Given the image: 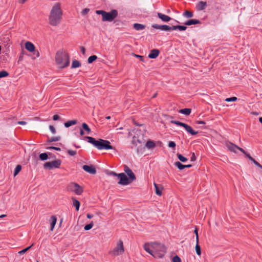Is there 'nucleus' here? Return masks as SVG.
<instances>
[{"label": "nucleus", "instance_id": "f257e3e1", "mask_svg": "<svg viewBox=\"0 0 262 262\" xmlns=\"http://www.w3.org/2000/svg\"><path fill=\"white\" fill-rule=\"evenodd\" d=\"M144 249L154 257L158 258H162L167 250L164 245L156 242L145 244Z\"/></svg>", "mask_w": 262, "mask_h": 262}, {"label": "nucleus", "instance_id": "f03ea898", "mask_svg": "<svg viewBox=\"0 0 262 262\" xmlns=\"http://www.w3.org/2000/svg\"><path fill=\"white\" fill-rule=\"evenodd\" d=\"M62 15L60 4L56 3L52 8L49 17V23L53 26H56L60 24Z\"/></svg>", "mask_w": 262, "mask_h": 262}, {"label": "nucleus", "instance_id": "7ed1b4c3", "mask_svg": "<svg viewBox=\"0 0 262 262\" xmlns=\"http://www.w3.org/2000/svg\"><path fill=\"white\" fill-rule=\"evenodd\" d=\"M54 58L56 63L60 66H69L70 63L69 53L63 49L56 52Z\"/></svg>", "mask_w": 262, "mask_h": 262}, {"label": "nucleus", "instance_id": "20e7f679", "mask_svg": "<svg viewBox=\"0 0 262 262\" xmlns=\"http://www.w3.org/2000/svg\"><path fill=\"white\" fill-rule=\"evenodd\" d=\"M85 138L88 139V142L93 144L95 147L99 150H108L113 148V146L110 145V142L107 140L101 139L96 140L95 138L89 136H86Z\"/></svg>", "mask_w": 262, "mask_h": 262}, {"label": "nucleus", "instance_id": "39448f33", "mask_svg": "<svg viewBox=\"0 0 262 262\" xmlns=\"http://www.w3.org/2000/svg\"><path fill=\"white\" fill-rule=\"evenodd\" d=\"M96 13L101 14L103 21H112L117 16L118 12L116 10H113L110 12H106L103 10H97Z\"/></svg>", "mask_w": 262, "mask_h": 262}, {"label": "nucleus", "instance_id": "423d86ee", "mask_svg": "<svg viewBox=\"0 0 262 262\" xmlns=\"http://www.w3.org/2000/svg\"><path fill=\"white\" fill-rule=\"evenodd\" d=\"M124 251L123 241L120 239L117 242L116 247L110 250L108 254L112 256H117L123 254Z\"/></svg>", "mask_w": 262, "mask_h": 262}, {"label": "nucleus", "instance_id": "0eeeda50", "mask_svg": "<svg viewBox=\"0 0 262 262\" xmlns=\"http://www.w3.org/2000/svg\"><path fill=\"white\" fill-rule=\"evenodd\" d=\"M170 122L172 124H174L176 125L183 127L185 128V129L186 130V132L187 133L190 134L191 135H196L198 133V132L194 131V130H193V129L192 128V127L190 126H189L184 123L180 122L179 121H174V120H171L170 121Z\"/></svg>", "mask_w": 262, "mask_h": 262}, {"label": "nucleus", "instance_id": "6e6552de", "mask_svg": "<svg viewBox=\"0 0 262 262\" xmlns=\"http://www.w3.org/2000/svg\"><path fill=\"white\" fill-rule=\"evenodd\" d=\"M69 191L74 192L77 195H80L83 192L82 188L78 184L75 183H71L68 186Z\"/></svg>", "mask_w": 262, "mask_h": 262}, {"label": "nucleus", "instance_id": "1a4fd4ad", "mask_svg": "<svg viewBox=\"0 0 262 262\" xmlns=\"http://www.w3.org/2000/svg\"><path fill=\"white\" fill-rule=\"evenodd\" d=\"M61 164L60 160H56L51 162H48L44 164L45 168L53 169L54 168H59Z\"/></svg>", "mask_w": 262, "mask_h": 262}, {"label": "nucleus", "instance_id": "9d476101", "mask_svg": "<svg viewBox=\"0 0 262 262\" xmlns=\"http://www.w3.org/2000/svg\"><path fill=\"white\" fill-rule=\"evenodd\" d=\"M118 178L119 179L118 184L120 185H127L132 182L124 173H119L118 175Z\"/></svg>", "mask_w": 262, "mask_h": 262}, {"label": "nucleus", "instance_id": "9b49d317", "mask_svg": "<svg viewBox=\"0 0 262 262\" xmlns=\"http://www.w3.org/2000/svg\"><path fill=\"white\" fill-rule=\"evenodd\" d=\"M25 48L29 52H33L34 55L38 57L39 56V53L38 51L35 50V47L34 45L30 41H27L25 43Z\"/></svg>", "mask_w": 262, "mask_h": 262}, {"label": "nucleus", "instance_id": "f8f14e48", "mask_svg": "<svg viewBox=\"0 0 262 262\" xmlns=\"http://www.w3.org/2000/svg\"><path fill=\"white\" fill-rule=\"evenodd\" d=\"M226 146L229 150L235 153L237 152V150H240L243 153L245 152V150H244L243 148L230 142L227 143Z\"/></svg>", "mask_w": 262, "mask_h": 262}, {"label": "nucleus", "instance_id": "ddd939ff", "mask_svg": "<svg viewBox=\"0 0 262 262\" xmlns=\"http://www.w3.org/2000/svg\"><path fill=\"white\" fill-rule=\"evenodd\" d=\"M124 171L127 174V176H128V178L132 182L136 180V176L135 174L128 167L126 166L125 167Z\"/></svg>", "mask_w": 262, "mask_h": 262}, {"label": "nucleus", "instance_id": "4468645a", "mask_svg": "<svg viewBox=\"0 0 262 262\" xmlns=\"http://www.w3.org/2000/svg\"><path fill=\"white\" fill-rule=\"evenodd\" d=\"M82 168L84 171L89 173L95 174L96 173L95 168L92 166L84 165L82 166Z\"/></svg>", "mask_w": 262, "mask_h": 262}, {"label": "nucleus", "instance_id": "2eb2a0df", "mask_svg": "<svg viewBox=\"0 0 262 262\" xmlns=\"http://www.w3.org/2000/svg\"><path fill=\"white\" fill-rule=\"evenodd\" d=\"M207 3L206 2L201 1L196 5V9L198 11H202L204 10L207 7Z\"/></svg>", "mask_w": 262, "mask_h": 262}, {"label": "nucleus", "instance_id": "dca6fc26", "mask_svg": "<svg viewBox=\"0 0 262 262\" xmlns=\"http://www.w3.org/2000/svg\"><path fill=\"white\" fill-rule=\"evenodd\" d=\"M157 15L159 18H160L164 22H168L171 19V18L169 16L163 14L159 12L158 13Z\"/></svg>", "mask_w": 262, "mask_h": 262}, {"label": "nucleus", "instance_id": "f3484780", "mask_svg": "<svg viewBox=\"0 0 262 262\" xmlns=\"http://www.w3.org/2000/svg\"><path fill=\"white\" fill-rule=\"evenodd\" d=\"M159 51L158 49H153L151 50L148 57L149 58H155L159 55Z\"/></svg>", "mask_w": 262, "mask_h": 262}, {"label": "nucleus", "instance_id": "a211bd4d", "mask_svg": "<svg viewBox=\"0 0 262 262\" xmlns=\"http://www.w3.org/2000/svg\"><path fill=\"white\" fill-rule=\"evenodd\" d=\"M50 221L51 222V229H50V230L51 231H53L54 230L55 225L56 224L57 217L55 216H54V215H52L51 217V218H50Z\"/></svg>", "mask_w": 262, "mask_h": 262}, {"label": "nucleus", "instance_id": "6ab92c4d", "mask_svg": "<svg viewBox=\"0 0 262 262\" xmlns=\"http://www.w3.org/2000/svg\"><path fill=\"white\" fill-rule=\"evenodd\" d=\"M201 21L198 19H190L186 21L184 24L187 26H190L192 25L200 24Z\"/></svg>", "mask_w": 262, "mask_h": 262}, {"label": "nucleus", "instance_id": "aec40b11", "mask_svg": "<svg viewBox=\"0 0 262 262\" xmlns=\"http://www.w3.org/2000/svg\"><path fill=\"white\" fill-rule=\"evenodd\" d=\"M191 109L188 108L182 109L179 111V112L180 113L184 114L187 116L189 115L191 113Z\"/></svg>", "mask_w": 262, "mask_h": 262}, {"label": "nucleus", "instance_id": "412c9836", "mask_svg": "<svg viewBox=\"0 0 262 262\" xmlns=\"http://www.w3.org/2000/svg\"><path fill=\"white\" fill-rule=\"evenodd\" d=\"M77 123L76 120H73L68 121L64 123V126L66 127H69L72 125H75Z\"/></svg>", "mask_w": 262, "mask_h": 262}, {"label": "nucleus", "instance_id": "4be33fe9", "mask_svg": "<svg viewBox=\"0 0 262 262\" xmlns=\"http://www.w3.org/2000/svg\"><path fill=\"white\" fill-rule=\"evenodd\" d=\"M183 16L187 18H191L193 16V13L192 12L186 10L183 13Z\"/></svg>", "mask_w": 262, "mask_h": 262}, {"label": "nucleus", "instance_id": "5701e85b", "mask_svg": "<svg viewBox=\"0 0 262 262\" xmlns=\"http://www.w3.org/2000/svg\"><path fill=\"white\" fill-rule=\"evenodd\" d=\"M134 28L136 30L139 31V30H143L145 28V26L144 25L136 23V24H134Z\"/></svg>", "mask_w": 262, "mask_h": 262}, {"label": "nucleus", "instance_id": "b1692460", "mask_svg": "<svg viewBox=\"0 0 262 262\" xmlns=\"http://www.w3.org/2000/svg\"><path fill=\"white\" fill-rule=\"evenodd\" d=\"M172 30H179L180 31H184L186 29L187 27L184 26H173L172 27Z\"/></svg>", "mask_w": 262, "mask_h": 262}, {"label": "nucleus", "instance_id": "393cba45", "mask_svg": "<svg viewBox=\"0 0 262 262\" xmlns=\"http://www.w3.org/2000/svg\"><path fill=\"white\" fill-rule=\"evenodd\" d=\"M155 146L156 144L154 142L151 140L148 141L146 144V147L148 148H152L155 147Z\"/></svg>", "mask_w": 262, "mask_h": 262}, {"label": "nucleus", "instance_id": "a878e982", "mask_svg": "<svg viewBox=\"0 0 262 262\" xmlns=\"http://www.w3.org/2000/svg\"><path fill=\"white\" fill-rule=\"evenodd\" d=\"M154 186L156 189V193L158 195H162V191L161 188L156 183H154Z\"/></svg>", "mask_w": 262, "mask_h": 262}, {"label": "nucleus", "instance_id": "bb28decb", "mask_svg": "<svg viewBox=\"0 0 262 262\" xmlns=\"http://www.w3.org/2000/svg\"><path fill=\"white\" fill-rule=\"evenodd\" d=\"M72 200L73 201L74 206L75 207L76 210L78 211L80 205V202L74 198H72Z\"/></svg>", "mask_w": 262, "mask_h": 262}, {"label": "nucleus", "instance_id": "cd10ccee", "mask_svg": "<svg viewBox=\"0 0 262 262\" xmlns=\"http://www.w3.org/2000/svg\"><path fill=\"white\" fill-rule=\"evenodd\" d=\"M174 165L177 167L180 170H183L185 168V165L182 164L181 162L177 161L176 162Z\"/></svg>", "mask_w": 262, "mask_h": 262}, {"label": "nucleus", "instance_id": "c85d7f7f", "mask_svg": "<svg viewBox=\"0 0 262 262\" xmlns=\"http://www.w3.org/2000/svg\"><path fill=\"white\" fill-rule=\"evenodd\" d=\"M161 30L162 31H171L172 30V27H170L166 25H161Z\"/></svg>", "mask_w": 262, "mask_h": 262}, {"label": "nucleus", "instance_id": "c756f323", "mask_svg": "<svg viewBox=\"0 0 262 262\" xmlns=\"http://www.w3.org/2000/svg\"><path fill=\"white\" fill-rule=\"evenodd\" d=\"M177 156L180 161L182 162H185L187 161V159L184 156H183L181 154L178 153Z\"/></svg>", "mask_w": 262, "mask_h": 262}, {"label": "nucleus", "instance_id": "7c9ffc66", "mask_svg": "<svg viewBox=\"0 0 262 262\" xmlns=\"http://www.w3.org/2000/svg\"><path fill=\"white\" fill-rule=\"evenodd\" d=\"M82 127L83 129H84L85 131H86L87 134H89L90 133L91 129H90V128L89 127V126L85 123H82Z\"/></svg>", "mask_w": 262, "mask_h": 262}, {"label": "nucleus", "instance_id": "2f4dec72", "mask_svg": "<svg viewBox=\"0 0 262 262\" xmlns=\"http://www.w3.org/2000/svg\"><path fill=\"white\" fill-rule=\"evenodd\" d=\"M21 169V165H17L15 169L14 176L15 177L20 172Z\"/></svg>", "mask_w": 262, "mask_h": 262}, {"label": "nucleus", "instance_id": "473e14b6", "mask_svg": "<svg viewBox=\"0 0 262 262\" xmlns=\"http://www.w3.org/2000/svg\"><path fill=\"white\" fill-rule=\"evenodd\" d=\"M39 158L41 160H46L48 159V155L47 153H42L39 155Z\"/></svg>", "mask_w": 262, "mask_h": 262}, {"label": "nucleus", "instance_id": "72a5a7b5", "mask_svg": "<svg viewBox=\"0 0 262 262\" xmlns=\"http://www.w3.org/2000/svg\"><path fill=\"white\" fill-rule=\"evenodd\" d=\"M97 58V56L96 55H92L90 56L88 60L89 63H92L94 61H95Z\"/></svg>", "mask_w": 262, "mask_h": 262}, {"label": "nucleus", "instance_id": "f704fd0d", "mask_svg": "<svg viewBox=\"0 0 262 262\" xmlns=\"http://www.w3.org/2000/svg\"><path fill=\"white\" fill-rule=\"evenodd\" d=\"M195 249L196 254L198 255H201V247L199 244H196Z\"/></svg>", "mask_w": 262, "mask_h": 262}, {"label": "nucleus", "instance_id": "c9c22d12", "mask_svg": "<svg viewBox=\"0 0 262 262\" xmlns=\"http://www.w3.org/2000/svg\"><path fill=\"white\" fill-rule=\"evenodd\" d=\"M94 226V223L93 222H91L89 224H88L84 226L85 230H90Z\"/></svg>", "mask_w": 262, "mask_h": 262}, {"label": "nucleus", "instance_id": "e433bc0d", "mask_svg": "<svg viewBox=\"0 0 262 262\" xmlns=\"http://www.w3.org/2000/svg\"><path fill=\"white\" fill-rule=\"evenodd\" d=\"M9 75V73L6 71H2L0 72V78L6 77Z\"/></svg>", "mask_w": 262, "mask_h": 262}, {"label": "nucleus", "instance_id": "4c0bfd02", "mask_svg": "<svg viewBox=\"0 0 262 262\" xmlns=\"http://www.w3.org/2000/svg\"><path fill=\"white\" fill-rule=\"evenodd\" d=\"M237 100V98L236 97H232L231 98H228L225 99L226 102H234Z\"/></svg>", "mask_w": 262, "mask_h": 262}, {"label": "nucleus", "instance_id": "58836bf2", "mask_svg": "<svg viewBox=\"0 0 262 262\" xmlns=\"http://www.w3.org/2000/svg\"><path fill=\"white\" fill-rule=\"evenodd\" d=\"M33 245V244L31 245L30 246L18 252V253L20 254H24L25 252H26L27 251H28L30 248Z\"/></svg>", "mask_w": 262, "mask_h": 262}, {"label": "nucleus", "instance_id": "ea45409f", "mask_svg": "<svg viewBox=\"0 0 262 262\" xmlns=\"http://www.w3.org/2000/svg\"><path fill=\"white\" fill-rule=\"evenodd\" d=\"M60 140V137H52L50 139H49L50 142H55L58 141Z\"/></svg>", "mask_w": 262, "mask_h": 262}, {"label": "nucleus", "instance_id": "a19ab883", "mask_svg": "<svg viewBox=\"0 0 262 262\" xmlns=\"http://www.w3.org/2000/svg\"><path fill=\"white\" fill-rule=\"evenodd\" d=\"M172 261V262H181V259L178 255H176L173 257Z\"/></svg>", "mask_w": 262, "mask_h": 262}, {"label": "nucleus", "instance_id": "79ce46f5", "mask_svg": "<svg viewBox=\"0 0 262 262\" xmlns=\"http://www.w3.org/2000/svg\"><path fill=\"white\" fill-rule=\"evenodd\" d=\"M68 153L70 155V156H74L75 155H76L77 154V151H75V150H68L67 151Z\"/></svg>", "mask_w": 262, "mask_h": 262}, {"label": "nucleus", "instance_id": "37998d69", "mask_svg": "<svg viewBox=\"0 0 262 262\" xmlns=\"http://www.w3.org/2000/svg\"><path fill=\"white\" fill-rule=\"evenodd\" d=\"M176 145L173 141H170L168 143V147L171 148H174Z\"/></svg>", "mask_w": 262, "mask_h": 262}, {"label": "nucleus", "instance_id": "c03bdc74", "mask_svg": "<svg viewBox=\"0 0 262 262\" xmlns=\"http://www.w3.org/2000/svg\"><path fill=\"white\" fill-rule=\"evenodd\" d=\"M71 66H80V63L79 61L77 60H74L72 61Z\"/></svg>", "mask_w": 262, "mask_h": 262}, {"label": "nucleus", "instance_id": "a18cd8bd", "mask_svg": "<svg viewBox=\"0 0 262 262\" xmlns=\"http://www.w3.org/2000/svg\"><path fill=\"white\" fill-rule=\"evenodd\" d=\"M49 129H50V130H51V132H52V133L53 134H55L56 133V129H55V127L53 126L50 125L49 126Z\"/></svg>", "mask_w": 262, "mask_h": 262}, {"label": "nucleus", "instance_id": "49530a36", "mask_svg": "<svg viewBox=\"0 0 262 262\" xmlns=\"http://www.w3.org/2000/svg\"><path fill=\"white\" fill-rule=\"evenodd\" d=\"M244 154L245 155L246 157L248 158L251 162L254 160V159L249 154H247L246 151Z\"/></svg>", "mask_w": 262, "mask_h": 262}, {"label": "nucleus", "instance_id": "de8ad7c7", "mask_svg": "<svg viewBox=\"0 0 262 262\" xmlns=\"http://www.w3.org/2000/svg\"><path fill=\"white\" fill-rule=\"evenodd\" d=\"M152 28L156 29H160L161 30V25H159L158 24H153L151 26Z\"/></svg>", "mask_w": 262, "mask_h": 262}, {"label": "nucleus", "instance_id": "09e8293b", "mask_svg": "<svg viewBox=\"0 0 262 262\" xmlns=\"http://www.w3.org/2000/svg\"><path fill=\"white\" fill-rule=\"evenodd\" d=\"M89 11H90V9H88V8H85V9H84L82 11V12H81V14H82V15H85V14H86L89 12Z\"/></svg>", "mask_w": 262, "mask_h": 262}, {"label": "nucleus", "instance_id": "8fccbe9b", "mask_svg": "<svg viewBox=\"0 0 262 262\" xmlns=\"http://www.w3.org/2000/svg\"><path fill=\"white\" fill-rule=\"evenodd\" d=\"M108 174L110 176H113L117 177H118V174L116 173V172H115L114 171H110L108 173Z\"/></svg>", "mask_w": 262, "mask_h": 262}, {"label": "nucleus", "instance_id": "3c124183", "mask_svg": "<svg viewBox=\"0 0 262 262\" xmlns=\"http://www.w3.org/2000/svg\"><path fill=\"white\" fill-rule=\"evenodd\" d=\"M196 159V158H195V154L194 152H193L192 154V156H191V161H194Z\"/></svg>", "mask_w": 262, "mask_h": 262}, {"label": "nucleus", "instance_id": "603ef678", "mask_svg": "<svg viewBox=\"0 0 262 262\" xmlns=\"http://www.w3.org/2000/svg\"><path fill=\"white\" fill-rule=\"evenodd\" d=\"M134 56H135V57H137V58H140V59L142 61L143 60V56H140V55H136V54H134Z\"/></svg>", "mask_w": 262, "mask_h": 262}, {"label": "nucleus", "instance_id": "864d4df0", "mask_svg": "<svg viewBox=\"0 0 262 262\" xmlns=\"http://www.w3.org/2000/svg\"><path fill=\"white\" fill-rule=\"evenodd\" d=\"M134 56H135V57H137V58H140V59L142 61L143 60V56H140V55H136V54H134Z\"/></svg>", "mask_w": 262, "mask_h": 262}, {"label": "nucleus", "instance_id": "5fc2aeb1", "mask_svg": "<svg viewBox=\"0 0 262 262\" xmlns=\"http://www.w3.org/2000/svg\"><path fill=\"white\" fill-rule=\"evenodd\" d=\"M134 56H135V57H137V58H140V59L142 61L143 60V56H140V55H136V54H134Z\"/></svg>", "mask_w": 262, "mask_h": 262}, {"label": "nucleus", "instance_id": "6e6d98bb", "mask_svg": "<svg viewBox=\"0 0 262 262\" xmlns=\"http://www.w3.org/2000/svg\"><path fill=\"white\" fill-rule=\"evenodd\" d=\"M59 119V116L58 115H55L53 117V119L54 120H57Z\"/></svg>", "mask_w": 262, "mask_h": 262}, {"label": "nucleus", "instance_id": "4d7b16f0", "mask_svg": "<svg viewBox=\"0 0 262 262\" xmlns=\"http://www.w3.org/2000/svg\"><path fill=\"white\" fill-rule=\"evenodd\" d=\"M80 51L82 52V53L84 55L85 54V48L83 47H80Z\"/></svg>", "mask_w": 262, "mask_h": 262}, {"label": "nucleus", "instance_id": "13d9d810", "mask_svg": "<svg viewBox=\"0 0 262 262\" xmlns=\"http://www.w3.org/2000/svg\"><path fill=\"white\" fill-rule=\"evenodd\" d=\"M196 123L198 124H203V125L205 124V122L203 121H196Z\"/></svg>", "mask_w": 262, "mask_h": 262}, {"label": "nucleus", "instance_id": "bf43d9fd", "mask_svg": "<svg viewBox=\"0 0 262 262\" xmlns=\"http://www.w3.org/2000/svg\"><path fill=\"white\" fill-rule=\"evenodd\" d=\"M17 123L19 125H26L27 124V122H25V121H18L17 122Z\"/></svg>", "mask_w": 262, "mask_h": 262}, {"label": "nucleus", "instance_id": "052dcab7", "mask_svg": "<svg viewBox=\"0 0 262 262\" xmlns=\"http://www.w3.org/2000/svg\"><path fill=\"white\" fill-rule=\"evenodd\" d=\"M252 162H253V163L255 165H256L257 166H258L260 165V164H259L258 162H257L256 160H255L254 159V160H253V161H252Z\"/></svg>", "mask_w": 262, "mask_h": 262}, {"label": "nucleus", "instance_id": "680f3d73", "mask_svg": "<svg viewBox=\"0 0 262 262\" xmlns=\"http://www.w3.org/2000/svg\"><path fill=\"white\" fill-rule=\"evenodd\" d=\"M86 217L88 218V219H92L93 217V215L91 214H87L86 215Z\"/></svg>", "mask_w": 262, "mask_h": 262}, {"label": "nucleus", "instance_id": "e2e57ef3", "mask_svg": "<svg viewBox=\"0 0 262 262\" xmlns=\"http://www.w3.org/2000/svg\"><path fill=\"white\" fill-rule=\"evenodd\" d=\"M194 232L195 234V236H196L197 235H198V229L196 228H195L194 229Z\"/></svg>", "mask_w": 262, "mask_h": 262}, {"label": "nucleus", "instance_id": "0e129e2a", "mask_svg": "<svg viewBox=\"0 0 262 262\" xmlns=\"http://www.w3.org/2000/svg\"><path fill=\"white\" fill-rule=\"evenodd\" d=\"M196 244H199V235L196 236Z\"/></svg>", "mask_w": 262, "mask_h": 262}, {"label": "nucleus", "instance_id": "69168bd1", "mask_svg": "<svg viewBox=\"0 0 262 262\" xmlns=\"http://www.w3.org/2000/svg\"><path fill=\"white\" fill-rule=\"evenodd\" d=\"M27 0H19V3L24 4L26 2Z\"/></svg>", "mask_w": 262, "mask_h": 262}, {"label": "nucleus", "instance_id": "338daca9", "mask_svg": "<svg viewBox=\"0 0 262 262\" xmlns=\"http://www.w3.org/2000/svg\"><path fill=\"white\" fill-rule=\"evenodd\" d=\"M80 135L83 136L84 134V133L82 129H80Z\"/></svg>", "mask_w": 262, "mask_h": 262}, {"label": "nucleus", "instance_id": "774afa93", "mask_svg": "<svg viewBox=\"0 0 262 262\" xmlns=\"http://www.w3.org/2000/svg\"><path fill=\"white\" fill-rule=\"evenodd\" d=\"M54 149L55 150H58V151H60L61 150V149L59 147H54Z\"/></svg>", "mask_w": 262, "mask_h": 262}]
</instances>
